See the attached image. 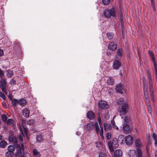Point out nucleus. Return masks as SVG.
I'll use <instances>...</instances> for the list:
<instances>
[{
  "mask_svg": "<svg viewBox=\"0 0 157 157\" xmlns=\"http://www.w3.org/2000/svg\"><path fill=\"white\" fill-rule=\"evenodd\" d=\"M6 82L5 79L4 78L1 79L0 81V86L2 91L7 94L8 90L6 89Z\"/></svg>",
  "mask_w": 157,
  "mask_h": 157,
  "instance_id": "39448f33",
  "label": "nucleus"
},
{
  "mask_svg": "<svg viewBox=\"0 0 157 157\" xmlns=\"http://www.w3.org/2000/svg\"><path fill=\"white\" fill-rule=\"evenodd\" d=\"M96 147L98 148H101L102 146V143L99 141L97 142L96 143Z\"/></svg>",
  "mask_w": 157,
  "mask_h": 157,
  "instance_id": "72a5a7b5",
  "label": "nucleus"
},
{
  "mask_svg": "<svg viewBox=\"0 0 157 157\" xmlns=\"http://www.w3.org/2000/svg\"><path fill=\"white\" fill-rule=\"evenodd\" d=\"M104 14L105 17L107 18H109L111 16L113 17L116 16V15L115 13L114 9L113 8H111L110 10H104Z\"/></svg>",
  "mask_w": 157,
  "mask_h": 157,
  "instance_id": "7ed1b4c3",
  "label": "nucleus"
},
{
  "mask_svg": "<svg viewBox=\"0 0 157 157\" xmlns=\"http://www.w3.org/2000/svg\"><path fill=\"white\" fill-rule=\"evenodd\" d=\"M17 102H18V101L17 100L15 99L12 101V104L13 105H16Z\"/></svg>",
  "mask_w": 157,
  "mask_h": 157,
  "instance_id": "37998d69",
  "label": "nucleus"
},
{
  "mask_svg": "<svg viewBox=\"0 0 157 157\" xmlns=\"http://www.w3.org/2000/svg\"><path fill=\"white\" fill-rule=\"evenodd\" d=\"M117 55L120 57H121L123 54V50L121 49H118L117 52Z\"/></svg>",
  "mask_w": 157,
  "mask_h": 157,
  "instance_id": "a878e982",
  "label": "nucleus"
},
{
  "mask_svg": "<svg viewBox=\"0 0 157 157\" xmlns=\"http://www.w3.org/2000/svg\"><path fill=\"white\" fill-rule=\"evenodd\" d=\"M108 146L110 151L113 152L114 151V148H116L118 146V140L116 138H114L112 142H109L108 143Z\"/></svg>",
  "mask_w": 157,
  "mask_h": 157,
  "instance_id": "f03ea898",
  "label": "nucleus"
},
{
  "mask_svg": "<svg viewBox=\"0 0 157 157\" xmlns=\"http://www.w3.org/2000/svg\"><path fill=\"white\" fill-rule=\"evenodd\" d=\"M147 75L148 78L149 79V81H151V74L149 72H147Z\"/></svg>",
  "mask_w": 157,
  "mask_h": 157,
  "instance_id": "8fccbe9b",
  "label": "nucleus"
},
{
  "mask_svg": "<svg viewBox=\"0 0 157 157\" xmlns=\"http://www.w3.org/2000/svg\"><path fill=\"white\" fill-rule=\"evenodd\" d=\"M135 144L136 150L138 154V157H142V152L141 148L143 145L142 142L139 138H136L135 140Z\"/></svg>",
  "mask_w": 157,
  "mask_h": 157,
  "instance_id": "f257e3e1",
  "label": "nucleus"
},
{
  "mask_svg": "<svg viewBox=\"0 0 157 157\" xmlns=\"http://www.w3.org/2000/svg\"><path fill=\"white\" fill-rule=\"evenodd\" d=\"M13 152L8 151L6 153V155L7 157H12L13 155Z\"/></svg>",
  "mask_w": 157,
  "mask_h": 157,
  "instance_id": "7c9ffc66",
  "label": "nucleus"
},
{
  "mask_svg": "<svg viewBox=\"0 0 157 157\" xmlns=\"http://www.w3.org/2000/svg\"><path fill=\"white\" fill-rule=\"evenodd\" d=\"M149 87L150 89V91L151 93H153L154 92V90H153L152 89V85L151 84V83L150 82L149 84Z\"/></svg>",
  "mask_w": 157,
  "mask_h": 157,
  "instance_id": "a19ab883",
  "label": "nucleus"
},
{
  "mask_svg": "<svg viewBox=\"0 0 157 157\" xmlns=\"http://www.w3.org/2000/svg\"><path fill=\"white\" fill-rule=\"evenodd\" d=\"M113 127L114 128H115L116 130H118L119 129V128L116 125V124L113 126Z\"/></svg>",
  "mask_w": 157,
  "mask_h": 157,
  "instance_id": "052dcab7",
  "label": "nucleus"
},
{
  "mask_svg": "<svg viewBox=\"0 0 157 157\" xmlns=\"http://www.w3.org/2000/svg\"><path fill=\"white\" fill-rule=\"evenodd\" d=\"M110 2V0H102V2L105 5L108 4Z\"/></svg>",
  "mask_w": 157,
  "mask_h": 157,
  "instance_id": "49530a36",
  "label": "nucleus"
},
{
  "mask_svg": "<svg viewBox=\"0 0 157 157\" xmlns=\"http://www.w3.org/2000/svg\"><path fill=\"white\" fill-rule=\"evenodd\" d=\"M14 122V121L12 119H9L7 121V124L8 125H12Z\"/></svg>",
  "mask_w": 157,
  "mask_h": 157,
  "instance_id": "2f4dec72",
  "label": "nucleus"
},
{
  "mask_svg": "<svg viewBox=\"0 0 157 157\" xmlns=\"http://www.w3.org/2000/svg\"><path fill=\"white\" fill-rule=\"evenodd\" d=\"M107 36L108 38L111 40L112 39L113 37V35L111 33H109L107 34Z\"/></svg>",
  "mask_w": 157,
  "mask_h": 157,
  "instance_id": "f704fd0d",
  "label": "nucleus"
},
{
  "mask_svg": "<svg viewBox=\"0 0 157 157\" xmlns=\"http://www.w3.org/2000/svg\"><path fill=\"white\" fill-rule=\"evenodd\" d=\"M98 121L99 123V125H102V123L101 122V119L100 115L98 116Z\"/></svg>",
  "mask_w": 157,
  "mask_h": 157,
  "instance_id": "de8ad7c7",
  "label": "nucleus"
},
{
  "mask_svg": "<svg viewBox=\"0 0 157 157\" xmlns=\"http://www.w3.org/2000/svg\"><path fill=\"white\" fill-rule=\"evenodd\" d=\"M129 157H138V154L136 150L133 149L130 150L128 152Z\"/></svg>",
  "mask_w": 157,
  "mask_h": 157,
  "instance_id": "1a4fd4ad",
  "label": "nucleus"
},
{
  "mask_svg": "<svg viewBox=\"0 0 157 157\" xmlns=\"http://www.w3.org/2000/svg\"><path fill=\"white\" fill-rule=\"evenodd\" d=\"M34 157H40V152L36 149H34L33 151Z\"/></svg>",
  "mask_w": 157,
  "mask_h": 157,
  "instance_id": "412c9836",
  "label": "nucleus"
},
{
  "mask_svg": "<svg viewBox=\"0 0 157 157\" xmlns=\"http://www.w3.org/2000/svg\"><path fill=\"white\" fill-rule=\"evenodd\" d=\"M113 65L114 69L117 70L121 67V63L119 61L116 60L113 62Z\"/></svg>",
  "mask_w": 157,
  "mask_h": 157,
  "instance_id": "f8f14e48",
  "label": "nucleus"
},
{
  "mask_svg": "<svg viewBox=\"0 0 157 157\" xmlns=\"http://www.w3.org/2000/svg\"><path fill=\"white\" fill-rule=\"evenodd\" d=\"M25 136L23 132L22 133L19 135V139L20 142L21 144V145H23L21 143V142L23 140V138Z\"/></svg>",
  "mask_w": 157,
  "mask_h": 157,
  "instance_id": "c85d7f7f",
  "label": "nucleus"
},
{
  "mask_svg": "<svg viewBox=\"0 0 157 157\" xmlns=\"http://www.w3.org/2000/svg\"><path fill=\"white\" fill-rule=\"evenodd\" d=\"M13 132H12L11 133V135H10L8 138V140L10 142H16V139L13 135Z\"/></svg>",
  "mask_w": 157,
  "mask_h": 157,
  "instance_id": "f3484780",
  "label": "nucleus"
},
{
  "mask_svg": "<svg viewBox=\"0 0 157 157\" xmlns=\"http://www.w3.org/2000/svg\"><path fill=\"white\" fill-rule=\"evenodd\" d=\"M153 93H151V97L152 100L154 102L155 101V99H154V97L153 94Z\"/></svg>",
  "mask_w": 157,
  "mask_h": 157,
  "instance_id": "4d7b16f0",
  "label": "nucleus"
},
{
  "mask_svg": "<svg viewBox=\"0 0 157 157\" xmlns=\"http://www.w3.org/2000/svg\"><path fill=\"white\" fill-rule=\"evenodd\" d=\"M151 2V5L153 9V11H155L156 10L155 7V1L154 0H150Z\"/></svg>",
  "mask_w": 157,
  "mask_h": 157,
  "instance_id": "473e14b6",
  "label": "nucleus"
},
{
  "mask_svg": "<svg viewBox=\"0 0 157 157\" xmlns=\"http://www.w3.org/2000/svg\"><path fill=\"white\" fill-rule=\"evenodd\" d=\"M7 142L4 140H3L0 142V147L1 148H4L7 145Z\"/></svg>",
  "mask_w": 157,
  "mask_h": 157,
  "instance_id": "393cba45",
  "label": "nucleus"
},
{
  "mask_svg": "<svg viewBox=\"0 0 157 157\" xmlns=\"http://www.w3.org/2000/svg\"><path fill=\"white\" fill-rule=\"evenodd\" d=\"M128 109V105L127 103H124L120 106L118 109V112L120 113V115H124L126 113Z\"/></svg>",
  "mask_w": 157,
  "mask_h": 157,
  "instance_id": "20e7f679",
  "label": "nucleus"
},
{
  "mask_svg": "<svg viewBox=\"0 0 157 157\" xmlns=\"http://www.w3.org/2000/svg\"><path fill=\"white\" fill-rule=\"evenodd\" d=\"M155 141V144L156 145L155 146L156 147V145H157V140H154Z\"/></svg>",
  "mask_w": 157,
  "mask_h": 157,
  "instance_id": "338daca9",
  "label": "nucleus"
},
{
  "mask_svg": "<svg viewBox=\"0 0 157 157\" xmlns=\"http://www.w3.org/2000/svg\"><path fill=\"white\" fill-rule=\"evenodd\" d=\"M124 102V99L123 98H121L118 99H117V101L116 103L118 105H121Z\"/></svg>",
  "mask_w": 157,
  "mask_h": 157,
  "instance_id": "c756f323",
  "label": "nucleus"
},
{
  "mask_svg": "<svg viewBox=\"0 0 157 157\" xmlns=\"http://www.w3.org/2000/svg\"><path fill=\"white\" fill-rule=\"evenodd\" d=\"M18 104L22 106H25L26 104V101L23 99H21L19 101H18Z\"/></svg>",
  "mask_w": 157,
  "mask_h": 157,
  "instance_id": "b1692460",
  "label": "nucleus"
},
{
  "mask_svg": "<svg viewBox=\"0 0 157 157\" xmlns=\"http://www.w3.org/2000/svg\"><path fill=\"white\" fill-rule=\"evenodd\" d=\"M133 139L130 135H128L125 137V141L126 144L128 145H131L133 142Z\"/></svg>",
  "mask_w": 157,
  "mask_h": 157,
  "instance_id": "9b49d317",
  "label": "nucleus"
},
{
  "mask_svg": "<svg viewBox=\"0 0 157 157\" xmlns=\"http://www.w3.org/2000/svg\"><path fill=\"white\" fill-rule=\"evenodd\" d=\"M37 142H40L42 140V137L41 136H37L36 137Z\"/></svg>",
  "mask_w": 157,
  "mask_h": 157,
  "instance_id": "e433bc0d",
  "label": "nucleus"
},
{
  "mask_svg": "<svg viewBox=\"0 0 157 157\" xmlns=\"http://www.w3.org/2000/svg\"><path fill=\"white\" fill-rule=\"evenodd\" d=\"M16 155L18 157H26L22 145V147L19 148L18 150Z\"/></svg>",
  "mask_w": 157,
  "mask_h": 157,
  "instance_id": "6e6552de",
  "label": "nucleus"
},
{
  "mask_svg": "<svg viewBox=\"0 0 157 157\" xmlns=\"http://www.w3.org/2000/svg\"><path fill=\"white\" fill-rule=\"evenodd\" d=\"M0 97L2 98V99L4 100H5L6 99V97L4 95V94L1 92H0Z\"/></svg>",
  "mask_w": 157,
  "mask_h": 157,
  "instance_id": "58836bf2",
  "label": "nucleus"
},
{
  "mask_svg": "<svg viewBox=\"0 0 157 157\" xmlns=\"http://www.w3.org/2000/svg\"><path fill=\"white\" fill-rule=\"evenodd\" d=\"M147 109L148 111V113L150 114H151L152 111H151V106L150 104L148 105H147Z\"/></svg>",
  "mask_w": 157,
  "mask_h": 157,
  "instance_id": "c9c22d12",
  "label": "nucleus"
},
{
  "mask_svg": "<svg viewBox=\"0 0 157 157\" xmlns=\"http://www.w3.org/2000/svg\"><path fill=\"white\" fill-rule=\"evenodd\" d=\"M33 120H30L28 121L27 124L29 125L30 126H33Z\"/></svg>",
  "mask_w": 157,
  "mask_h": 157,
  "instance_id": "a18cd8bd",
  "label": "nucleus"
},
{
  "mask_svg": "<svg viewBox=\"0 0 157 157\" xmlns=\"http://www.w3.org/2000/svg\"><path fill=\"white\" fill-rule=\"evenodd\" d=\"M122 155V151L120 149L117 150L114 152V156L115 157H121Z\"/></svg>",
  "mask_w": 157,
  "mask_h": 157,
  "instance_id": "a211bd4d",
  "label": "nucleus"
},
{
  "mask_svg": "<svg viewBox=\"0 0 157 157\" xmlns=\"http://www.w3.org/2000/svg\"><path fill=\"white\" fill-rule=\"evenodd\" d=\"M6 72V76L9 78H11L13 75V72L10 70H7Z\"/></svg>",
  "mask_w": 157,
  "mask_h": 157,
  "instance_id": "5701e85b",
  "label": "nucleus"
},
{
  "mask_svg": "<svg viewBox=\"0 0 157 157\" xmlns=\"http://www.w3.org/2000/svg\"><path fill=\"white\" fill-rule=\"evenodd\" d=\"M123 129L124 131L127 132L129 130V128L127 124H125L123 127Z\"/></svg>",
  "mask_w": 157,
  "mask_h": 157,
  "instance_id": "cd10ccee",
  "label": "nucleus"
},
{
  "mask_svg": "<svg viewBox=\"0 0 157 157\" xmlns=\"http://www.w3.org/2000/svg\"><path fill=\"white\" fill-rule=\"evenodd\" d=\"M105 118L106 119H108L110 117L109 113L108 112L105 113L104 114Z\"/></svg>",
  "mask_w": 157,
  "mask_h": 157,
  "instance_id": "ea45409f",
  "label": "nucleus"
},
{
  "mask_svg": "<svg viewBox=\"0 0 157 157\" xmlns=\"http://www.w3.org/2000/svg\"><path fill=\"white\" fill-rule=\"evenodd\" d=\"M108 48L111 51H114L117 48V44L115 42H111L108 45Z\"/></svg>",
  "mask_w": 157,
  "mask_h": 157,
  "instance_id": "ddd939ff",
  "label": "nucleus"
},
{
  "mask_svg": "<svg viewBox=\"0 0 157 157\" xmlns=\"http://www.w3.org/2000/svg\"><path fill=\"white\" fill-rule=\"evenodd\" d=\"M104 126L105 130L106 131H107L109 129L108 127V124L107 123H105L104 124Z\"/></svg>",
  "mask_w": 157,
  "mask_h": 157,
  "instance_id": "09e8293b",
  "label": "nucleus"
},
{
  "mask_svg": "<svg viewBox=\"0 0 157 157\" xmlns=\"http://www.w3.org/2000/svg\"><path fill=\"white\" fill-rule=\"evenodd\" d=\"M87 116L88 118L90 120H92L94 117V112L91 111H89L87 114Z\"/></svg>",
  "mask_w": 157,
  "mask_h": 157,
  "instance_id": "aec40b11",
  "label": "nucleus"
},
{
  "mask_svg": "<svg viewBox=\"0 0 157 157\" xmlns=\"http://www.w3.org/2000/svg\"><path fill=\"white\" fill-rule=\"evenodd\" d=\"M108 129L109 130H111L112 129V127L110 124H109L108 125Z\"/></svg>",
  "mask_w": 157,
  "mask_h": 157,
  "instance_id": "13d9d810",
  "label": "nucleus"
},
{
  "mask_svg": "<svg viewBox=\"0 0 157 157\" xmlns=\"http://www.w3.org/2000/svg\"><path fill=\"white\" fill-rule=\"evenodd\" d=\"M4 54L3 51L2 50L0 49V56H2Z\"/></svg>",
  "mask_w": 157,
  "mask_h": 157,
  "instance_id": "6e6d98bb",
  "label": "nucleus"
},
{
  "mask_svg": "<svg viewBox=\"0 0 157 157\" xmlns=\"http://www.w3.org/2000/svg\"><path fill=\"white\" fill-rule=\"evenodd\" d=\"M155 157H157V151H156L155 152Z\"/></svg>",
  "mask_w": 157,
  "mask_h": 157,
  "instance_id": "774afa93",
  "label": "nucleus"
},
{
  "mask_svg": "<svg viewBox=\"0 0 157 157\" xmlns=\"http://www.w3.org/2000/svg\"><path fill=\"white\" fill-rule=\"evenodd\" d=\"M143 80V87L144 92V94H148V92L147 89V83L146 80L144 77H143L142 78Z\"/></svg>",
  "mask_w": 157,
  "mask_h": 157,
  "instance_id": "0eeeda50",
  "label": "nucleus"
},
{
  "mask_svg": "<svg viewBox=\"0 0 157 157\" xmlns=\"http://www.w3.org/2000/svg\"><path fill=\"white\" fill-rule=\"evenodd\" d=\"M152 137L154 140H157V136L156 134L153 133L152 134Z\"/></svg>",
  "mask_w": 157,
  "mask_h": 157,
  "instance_id": "79ce46f5",
  "label": "nucleus"
},
{
  "mask_svg": "<svg viewBox=\"0 0 157 157\" xmlns=\"http://www.w3.org/2000/svg\"><path fill=\"white\" fill-rule=\"evenodd\" d=\"M15 147L12 145H10L8 147V151L13 152L15 150Z\"/></svg>",
  "mask_w": 157,
  "mask_h": 157,
  "instance_id": "bb28decb",
  "label": "nucleus"
},
{
  "mask_svg": "<svg viewBox=\"0 0 157 157\" xmlns=\"http://www.w3.org/2000/svg\"><path fill=\"white\" fill-rule=\"evenodd\" d=\"M111 123L112 124L113 126L115 125V122L113 120H111Z\"/></svg>",
  "mask_w": 157,
  "mask_h": 157,
  "instance_id": "bf43d9fd",
  "label": "nucleus"
},
{
  "mask_svg": "<svg viewBox=\"0 0 157 157\" xmlns=\"http://www.w3.org/2000/svg\"><path fill=\"white\" fill-rule=\"evenodd\" d=\"M7 117L5 115H2V119L4 121H6L7 119Z\"/></svg>",
  "mask_w": 157,
  "mask_h": 157,
  "instance_id": "c03bdc74",
  "label": "nucleus"
},
{
  "mask_svg": "<svg viewBox=\"0 0 157 157\" xmlns=\"http://www.w3.org/2000/svg\"><path fill=\"white\" fill-rule=\"evenodd\" d=\"M98 106L100 108L106 109L108 108L109 107V105L105 101H99L98 104Z\"/></svg>",
  "mask_w": 157,
  "mask_h": 157,
  "instance_id": "9d476101",
  "label": "nucleus"
},
{
  "mask_svg": "<svg viewBox=\"0 0 157 157\" xmlns=\"http://www.w3.org/2000/svg\"><path fill=\"white\" fill-rule=\"evenodd\" d=\"M93 126V124L92 123H88L85 125L84 128L86 131H90L91 130Z\"/></svg>",
  "mask_w": 157,
  "mask_h": 157,
  "instance_id": "2eb2a0df",
  "label": "nucleus"
},
{
  "mask_svg": "<svg viewBox=\"0 0 157 157\" xmlns=\"http://www.w3.org/2000/svg\"><path fill=\"white\" fill-rule=\"evenodd\" d=\"M111 134L110 133H108L107 134L106 138L107 139H110L111 138Z\"/></svg>",
  "mask_w": 157,
  "mask_h": 157,
  "instance_id": "3c124183",
  "label": "nucleus"
},
{
  "mask_svg": "<svg viewBox=\"0 0 157 157\" xmlns=\"http://www.w3.org/2000/svg\"><path fill=\"white\" fill-rule=\"evenodd\" d=\"M148 53L149 56L151 58L152 62L153 63V65H157L155 57V55L153 52L150 50H149L148 51Z\"/></svg>",
  "mask_w": 157,
  "mask_h": 157,
  "instance_id": "4468645a",
  "label": "nucleus"
},
{
  "mask_svg": "<svg viewBox=\"0 0 157 157\" xmlns=\"http://www.w3.org/2000/svg\"><path fill=\"white\" fill-rule=\"evenodd\" d=\"M95 125L96 130L97 133L98 134H99L102 138L103 137V128L101 126L102 125H99L100 126L99 127L97 123H96L95 124Z\"/></svg>",
  "mask_w": 157,
  "mask_h": 157,
  "instance_id": "423d86ee",
  "label": "nucleus"
},
{
  "mask_svg": "<svg viewBox=\"0 0 157 157\" xmlns=\"http://www.w3.org/2000/svg\"><path fill=\"white\" fill-rule=\"evenodd\" d=\"M121 28H122V35H123V36L124 35V29H123L124 27L123 26H122Z\"/></svg>",
  "mask_w": 157,
  "mask_h": 157,
  "instance_id": "e2e57ef3",
  "label": "nucleus"
},
{
  "mask_svg": "<svg viewBox=\"0 0 157 157\" xmlns=\"http://www.w3.org/2000/svg\"><path fill=\"white\" fill-rule=\"evenodd\" d=\"M4 72L0 69V78H2L3 76Z\"/></svg>",
  "mask_w": 157,
  "mask_h": 157,
  "instance_id": "603ef678",
  "label": "nucleus"
},
{
  "mask_svg": "<svg viewBox=\"0 0 157 157\" xmlns=\"http://www.w3.org/2000/svg\"><path fill=\"white\" fill-rule=\"evenodd\" d=\"M145 101L147 105L150 104V101L149 98H147V99H145Z\"/></svg>",
  "mask_w": 157,
  "mask_h": 157,
  "instance_id": "864d4df0",
  "label": "nucleus"
},
{
  "mask_svg": "<svg viewBox=\"0 0 157 157\" xmlns=\"http://www.w3.org/2000/svg\"><path fill=\"white\" fill-rule=\"evenodd\" d=\"M148 94H144L145 99H147V98H148Z\"/></svg>",
  "mask_w": 157,
  "mask_h": 157,
  "instance_id": "0e129e2a",
  "label": "nucleus"
},
{
  "mask_svg": "<svg viewBox=\"0 0 157 157\" xmlns=\"http://www.w3.org/2000/svg\"><path fill=\"white\" fill-rule=\"evenodd\" d=\"M29 113L30 111L28 109L25 108L22 110V115L25 117H29Z\"/></svg>",
  "mask_w": 157,
  "mask_h": 157,
  "instance_id": "6ab92c4d",
  "label": "nucleus"
},
{
  "mask_svg": "<svg viewBox=\"0 0 157 157\" xmlns=\"http://www.w3.org/2000/svg\"><path fill=\"white\" fill-rule=\"evenodd\" d=\"M24 133L26 134L28 133V130L26 128H24Z\"/></svg>",
  "mask_w": 157,
  "mask_h": 157,
  "instance_id": "680f3d73",
  "label": "nucleus"
},
{
  "mask_svg": "<svg viewBox=\"0 0 157 157\" xmlns=\"http://www.w3.org/2000/svg\"><path fill=\"white\" fill-rule=\"evenodd\" d=\"M10 83L11 84L15 85L16 84V82L15 80H14L13 79H12L10 81Z\"/></svg>",
  "mask_w": 157,
  "mask_h": 157,
  "instance_id": "5fc2aeb1",
  "label": "nucleus"
},
{
  "mask_svg": "<svg viewBox=\"0 0 157 157\" xmlns=\"http://www.w3.org/2000/svg\"><path fill=\"white\" fill-rule=\"evenodd\" d=\"M114 81L113 79L110 77L107 80V84L109 85H113L114 84Z\"/></svg>",
  "mask_w": 157,
  "mask_h": 157,
  "instance_id": "4be33fe9",
  "label": "nucleus"
},
{
  "mask_svg": "<svg viewBox=\"0 0 157 157\" xmlns=\"http://www.w3.org/2000/svg\"><path fill=\"white\" fill-rule=\"evenodd\" d=\"M130 120V117L129 116H125L124 118V121L125 124L127 123Z\"/></svg>",
  "mask_w": 157,
  "mask_h": 157,
  "instance_id": "4c0bfd02",
  "label": "nucleus"
},
{
  "mask_svg": "<svg viewBox=\"0 0 157 157\" xmlns=\"http://www.w3.org/2000/svg\"><path fill=\"white\" fill-rule=\"evenodd\" d=\"M147 137L149 140H150L151 139L150 135L149 134H147Z\"/></svg>",
  "mask_w": 157,
  "mask_h": 157,
  "instance_id": "69168bd1",
  "label": "nucleus"
},
{
  "mask_svg": "<svg viewBox=\"0 0 157 157\" xmlns=\"http://www.w3.org/2000/svg\"><path fill=\"white\" fill-rule=\"evenodd\" d=\"M116 90L117 92L120 93L121 94H123V90L121 84H118L117 85Z\"/></svg>",
  "mask_w": 157,
  "mask_h": 157,
  "instance_id": "dca6fc26",
  "label": "nucleus"
}]
</instances>
